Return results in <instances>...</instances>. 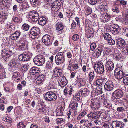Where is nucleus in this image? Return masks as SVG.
<instances>
[{
	"label": "nucleus",
	"instance_id": "nucleus-7",
	"mask_svg": "<svg viewBox=\"0 0 128 128\" xmlns=\"http://www.w3.org/2000/svg\"><path fill=\"white\" fill-rule=\"evenodd\" d=\"M109 28L111 32L114 34H117L120 32V27L116 24H112L110 26Z\"/></svg>",
	"mask_w": 128,
	"mask_h": 128
},
{
	"label": "nucleus",
	"instance_id": "nucleus-15",
	"mask_svg": "<svg viewBox=\"0 0 128 128\" xmlns=\"http://www.w3.org/2000/svg\"><path fill=\"white\" fill-rule=\"evenodd\" d=\"M55 27L56 31L58 34H60L62 32L64 28V26L61 22H58L56 23Z\"/></svg>",
	"mask_w": 128,
	"mask_h": 128
},
{
	"label": "nucleus",
	"instance_id": "nucleus-11",
	"mask_svg": "<svg viewBox=\"0 0 128 128\" xmlns=\"http://www.w3.org/2000/svg\"><path fill=\"white\" fill-rule=\"evenodd\" d=\"M104 12H100L99 14L100 18L102 22H107L110 20V16L104 13Z\"/></svg>",
	"mask_w": 128,
	"mask_h": 128
},
{
	"label": "nucleus",
	"instance_id": "nucleus-52",
	"mask_svg": "<svg viewBox=\"0 0 128 128\" xmlns=\"http://www.w3.org/2000/svg\"><path fill=\"white\" fill-rule=\"evenodd\" d=\"M30 3L33 6H36L38 2V0H30Z\"/></svg>",
	"mask_w": 128,
	"mask_h": 128
},
{
	"label": "nucleus",
	"instance_id": "nucleus-25",
	"mask_svg": "<svg viewBox=\"0 0 128 128\" xmlns=\"http://www.w3.org/2000/svg\"><path fill=\"white\" fill-rule=\"evenodd\" d=\"M22 78L21 75L20 73L18 72H15L13 74L12 78L13 80L16 82H19Z\"/></svg>",
	"mask_w": 128,
	"mask_h": 128
},
{
	"label": "nucleus",
	"instance_id": "nucleus-28",
	"mask_svg": "<svg viewBox=\"0 0 128 128\" xmlns=\"http://www.w3.org/2000/svg\"><path fill=\"white\" fill-rule=\"evenodd\" d=\"M20 34V31H16L14 33L12 34L10 36L11 39L13 40H17Z\"/></svg>",
	"mask_w": 128,
	"mask_h": 128
},
{
	"label": "nucleus",
	"instance_id": "nucleus-53",
	"mask_svg": "<svg viewBox=\"0 0 128 128\" xmlns=\"http://www.w3.org/2000/svg\"><path fill=\"white\" fill-rule=\"evenodd\" d=\"M17 127L18 128H25V125L24 124V122H20L18 124Z\"/></svg>",
	"mask_w": 128,
	"mask_h": 128
},
{
	"label": "nucleus",
	"instance_id": "nucleus-8",
	"mask_svg": "<svg viewBox=\"0 0 128 128\" xmlns=\"http://www.w3.org/2000/svg\"><path fill=\"white\" fill-rule=\"evenodd\" d=\"M124 93L122 90L118 89L115 90L113 93L112 97L115 99H119L123 97Z\"/></svg>",
	"mask_w": 128,
	"mask_h": 128
},
{
	"label": "nucleus",
	"instance_id": "nucleus-41",
	"mask_svg": "<svg viewBox=\"0 0 128 128\" xmlns=\"http://www.w3.org/2000/svg\"><path fill=\"white\" fill-rule=\"evenodd\" d=\"M30 27V26L28 24H25L22 26V28L23 30H24L25 31H26L29 30Z\"/></svg>",
	"mask_w": 128,
	"mask_h": 128
},
{
	"label": "nucleus",
	"instance_id": "nucleus-1",
	"mask_svg": "<svg viewBox=\"0 0 128 128\" xmlns=\"http://www.w3.org/2000/svg\"><path fill=\"white\" fill-rule=\"evenodd\" d=\"M65 61L64 53L60 52L58 53L55 58V62L56 64L58 65H60L64 63Z\"/></svg>",
	"mask_w": 128,
	"mask_h": 128
},
{
	"label": "nucleus",
	"instance_id": "nucleus-40",
	"mask_svg": "<svg viewBox=\"0 0 128 128\" xmlns=\"http://www.w3.org/2000/svg\"><path fill=\"white\" fill-rule=\"evenodd\" d=\"M65 122V120L62 118H57L56 119V123L57 124H60L62 126Z\"/></svg>",
	"mask_w": 128,
	"mask_h": 128
},
{
	"label": "nucleus",
	"instance_id": "nucleus-18",
	"mask_svg": "<svg viewBox=\"0 0 128 128\" xmlns=\"http://www.w3.org/2000/svg\"><path fill=\"white\" fill-rule=\"evenodd\" d=\"M59 86L62 87H64L66 86L67 84V81L64 76H62L60 77L58 80Z\"/></svg>",
	"mask_w": 128,
	"mask_h": 128
},
{
	"label": "nucleus",
	"instance_id": "nucleus-32",
	"mask_svg": "<svg viewBox=\"0 0 128 128\" xmlns=\"http://www.w3.org/2000/svg\"><path fill=\"white\" fill-rule=\"evenodd\" d=\"M72 86H70V88H66L64 90V94L66 95L68 94V92L69 95H72Z\"/></svg>",
	"mask_w": 128,
	"mask_h": 128
},
{
	"label": "nucleus",
	"instance_id": "nucleus-34",
	"mask_svg": "<svg viewBox=\"0 0 128 128\" xmlns=\"http://www.w3.org/2000/svg\"><path fill=\"white\" fill-rule=\"evenodd\" d=\"M80 92L81 94L83 95L84 96H88L90 94V92L87 88H82Z\"/></svg>",
	"mask_w": 128,
	"mask_h": 128
},
{
	"label": "nucleus",
	"instance_id": "nucleus-61",
	"mask_svg": "<svg viewBox=\"0 0 128 128\" xmlns=\"http://www.w3.org/2000/svg\"><path fill=\"white\" fill-rule=\"evenodd\" d=\"M98 0H88V2L92 5H94L97 3Z\"/></svg>",
	"mask_w": 128,
	"mask_h": 128
},
{
	"label": "nucleus",
	"instance_id": "nucleus-37",
	"mask_svg": "<svg viewBox=\"0 0 128 128\" xmlns=\"http://www.w3.org/2000/svg\"><path fill=\"white\" fill-rule=\"evenodd\" d=\"M8 16L6 14L2 13L0 14V21H4L8 18Z\"/></svg>",
	"mask_w": 128,
	"mask_h": 128
},
{
	"label": "nucleus",
	"instance_id": "nucleus-50",
	"mask_svg": "<svg viewBox=\"0 0 128 128\" xmlns=\"http://www.w3.org/2000/svg\"><path fill=\"white\" fill-rule=\"evenodd\" d=\"M123 82L125 85H128V75L124 76L123 80Z\"/></svg>",
	"mask_w": 128,
	"mask_h": 128
},
{
	"label": "nucleus",
	"instance_id": "nucleus-22",
	"mask_svg": "<svg viewBox=\"0 0 128 128\" xmlns=\"http://www.w3.org/2000/svg\"><path fill=\"white\" fill-rule=\"evenodd\" d=\"M78 104L76 102H72L70 104V107L71 108V111H73L74 115L77 114L76 110H78Z\"/></svg>",
	"mask_w": 128,
	"mask_h": 128
},
{
	"label": "nucleus",
	"instance_id": "nucleus-47",
	"mask_svg": "<svg viewBox=\"0 0 128 128\" xmlns=\"http://www.w3.org/2000/svg\"><path fill=\"white\" fill-rule=\"evenodd\" d=\"M103 36L104 39L108 41L110 39H111L112 37V36L110 35L108 33L104 34L103 35Z\"/></svg>",
	"mask_w": 128,
	"mask_h": 128
},
{
	"label": "nucleus",
	"instance_id": "nucleus-45",
	"mask_svg": "<svg viewBox=\"0 0 128 128\" xmlns=\"http://www.w3.org/2000/svg\"><path fill=\"white\" fill-rule=\"evenodd\" d=\"M80 94L79 93H77L74 96V99L76 101H78L80 100Z\"/></svg>",
	"mask_w": 128,
	"mask_h": 128
},
{
	"label": "nucleus",
	"instance_id": "nucleus-20",
	"mask_svg": "<svg viewBox=\"0 0 128 128\" xmlns=\"http://www.w3.org/2000/svg\"><path fill=\"white\" fill-rule=\"evenodd\" d=\"M85 28L86 34L87 36V37L88 38H90L93 34L92 29L90 28L89 25L88 24H85Z\"/></svg>",
	"mask_w": 128,
	"mask_h": 128
},
{
	"label": "nucleus",
	"instance_id": "nucleus-6",
	"mask_svg": "<svg viewBox=\"0 0 128 128\" xmlns=\"http://www.w3.org/2000/svg\"><path fill=\"white\" fill-rule=\"evenodd\" d=\"M40 30L39 28L36 27L33 28L31 30L30 33V37L32 39L35 38L36 36L40 34Z\"/></svg>",
	"mask_w": 128,
	"mask_h": 128
},
{
	"label": "nucleus",
	"instance_id": "nucleus-30",
	"mask_svg": "<svg viewBox=\"0 0 128 128\" xmlns=\"http://www.w3.org/2000/svg\"><path fill=\"white\" fill-rule=\"evenodd\" d=\"M54 75L56 77H59L61 76L62 73V71L61 69H58L56 68L54 71Z\"/></svg>",
	"mask_w": 128,
	"mask_h": 128
},
{
	"label": "nucleus",
	"instance_id": "nucleus-23",
	"mask_svg": "<svg viewBox=\"0 0 128 128\" xmlns=\"http://www.w3.org/2000/svg\"><path fill=\"white\" fill-rule=\"evenodd\" d=\"M117 43L118 46L121 48H123L126 45L125 40L122 38H119L117 40Z\"/></svg>",
	"mask_w": 128,
	"mask_h": 128
},
{
	"label": "nucleus",
	"instance_id": "nucleus-14",
	"mask_svg": "<svg viewBox=\"0 0 128 128\" xmlns=\"http://www.w3.org/2000/svg\"><path fill=\"white\" fill-rule=\"evenodd\" d=\"M114 66L113 62L111 61H107L105 64V68L108 72H111L114 68Z\"/></svg>",
	"mask_w": 128,
	"mask_h": 128
},
{
	"label": "nucleus",
	"instance_id": "nucleus-58",
	"mask_svg": "<svg viewBox=\"0 0 128 128\" xmlns=\"http://www.w3.org/2000/svg\"><path fill=\"white\" fill-rule=\"evenodd\" d=\"M96 43H92L90 45V49L91 50L94 51L96 48Z\"/></svg>",
	"mask_w": 128,
	"mask_h": 128
},
{
	"label": "nucleus",
	"instance_id": "nucleus-55",
	"mask_svg": "<svg viewBox=\"0 0 128 128\" xmlns=\"http://www.w3.org/2000/svg\"><path fill=\"white\" fill-rule=\"evenodd\" d=\"M12 21L14 22L18 23L20 22V19L18 17L14 16L12 18Z\"/></svg>",
	"mask_w": 128,
	"mask_h": 128
},
{
	"label": "nucleus",
	"instance_id": "nucleus-5",
	"mask_svg": "<svg viewBox=\"0 0 128 128\" xmlns=\"http://www.w3.org/2000/svg\"><path fill=\"white\" fill-rule=\"evenodd\" d=\"M29 16L32 21L34 22H37L39 18L38 12L34 10L31 11L29 13Z\"/></svg>",
	"mask_w": 128,
	"mask_h": 128
},
{
	"label": "nucleus",
	"instance_id": "nucleus-35",
	"mask_svg": "<svg viewBox=\"0 0 128 128\" xmlns=\"http://www.w3.org/2000/svg\"><path fill=\"white\" fill-rule=\"evenodd\" d=\"M56 81L55 80H54L53 79L51 80L48 86L49 89H52L54 88L56 85Z\"/></svg>",
	"mask_w": 128,
	"mask_h": 128
},
{
	"label": "nucleus",
	"instance_id": "nucleus-21",
	"mask_svg": "<svg viewBox=\"0 0 128 128\" xmlns=\"http://www.w3.org/2000/svg\"><path fill=\"white\" fill-rule=\"evenodd\" d=\"M30 57L28 54H22L19 57V60L21 61L25 62L30 60Z\"/></svg>",
	"mask_w": 128,
	"mask_h": 128
},
{
	"label": "nucleus",
	"instance_id": "nucleus-12",
	"mask_svg": "<svg viewBox=\"0 0 128 128\" xmlns=\"http://www.w3.org/2000/svg\"><path fill=\"white\" fill-rule=\"evenodd\" d=\"M102 112H101L98 111L96 112H91L88 115L89 118H91L95 119H98L100 118Z\"/></svg>",
	"mask_w": 128,
	"mask_h": 128
},
{
	"label": "nucleus",
	"instance_id": "nucleus-4",
	"mask_svg": "<svg viewBox=\"0 0 128 128\" xmlns=\"http://www.w3.org/2000/svg\"><path fill=\"white\" fill-rule=\"evenodd\" d=\"M94 68L96 72L100 74H102L104 71V66L100 62H97L95 64Z\"/></svg>",
	"mask_w": 128,
	"mask_h": 128
},
{
	"label": "nucleus",
	"instance_id": "nucleus-56",
	"mask_svg": "<svg viewBox=\"0 0 128 128\" xmlns=\"http://www.w3.org/2000/svg\"><path fill=\"white\" fill-rule=\"evenodd\" d=\"M123 48L122 52L123 53L126 55H128V47L126 46Z\"/></svg>",
	"mask_w": 128,
	"mask_h": 128
},
{
	"label": "nucleus",
	"instance_id": "nucleus-29",
	"mask_svg": "<svg viewBox=\"0 0 128 128\" xmlns=\"http://www.w3.org/2000/svg\"><path fill=\"white\" fill-rule=\"evenodd\" d=\"M38 24L41 26H44L46 24L47 20L44 17L42 16L38 20Z\"/></svg>",
	"mask_w": 128,
	"mask_h": 128
},
{
	"label": "nucleus",
	"instance_id": "nucleus-24",
	"mask_svg": "<svg viewBox=\"0 0 128 128\" xmlns=\"http://www.w3.org/2000/svg\"><path fill=\"white\" fill-rule=\"evenodd\" d=\"M103 48L104 47H99L93 53V56L96 58H98L101 55V53L103 50Z\"/></svg>",
	"mask_w": 128,
	"mask_h": 128
},
{
	"label": "nucleus",
	"instance_id": "nucleus-62",
	"mask_svg": "<svg viewBox=\"0 0 128 128\" xmlns=\"http://www.w3.org/2000/svg\"><path fill=\"white\" fill-rule=\"evenodd\" d=\"M108 42L109 45L111 46L114 45L115 43V41L111 39L108 40Z\"/></svg>",
	"mask_w": 128,
	"mask_h": 128
},
{
	"label": "nucleus",
	"instance_id": "nucleus-46",
	"mask_svg": "<svg viewBox=\"0 0 128 128\" xmlns=\"http://www.w3.org/2000/svg\"><path fill=\"white\" fill-rule=\"evenodd\" d=\"M3 121L8 123H11L12 122V120L8 117H5L2 119Z\"/></svg>",
	"mask_w": 128,
	"mask_h": 128
},
{
	"label": "nucleus",
	"instance_id": "nucleus-59",
	"mask_svg": "<svg viewBox=\"0 0 128 128\" xmlns=\"http://www.w3.org/2000/svg\"><path fill=\"white\" fill-rule=\"evenodd\" d=\"M57 115L58 116H62L63 115V112L62 111V108L58 109V110H57Z\"/></svg>",
	"mask_w": 128,
	"mask_h": 128
},
{
	"label": "nucleus",
	"instance_id": "nucleus-27",
	"mask_svg": "<svg viewBox=\"0 0 128 128\" xmlns=\"http://www.w3.org/2000/svg\"><path fill=\"white\" fill-rule=\"evenodd\" d=\"M40 69L38 68L33 67L30 69V73L33 75L36 76L40 72Z\"/></svg>",
	"mask_w": 128,
	"mask_h": 128
},
{
	"label": "nucleus",
	"instance_id": "nucleus-63",
	"mask_svg": "<svg viewBox=\"0 0 128 128\" xmlns=\"http://www.w3.org/2000/svg\"><path fill=\"white\" fill-rule=\"evenodd\" d=\"M67 126L69 128H78L76 125L74 126L73 124L70 123H68L67 124Z\"/></svg>",
	"mask_w": 128,
	"mask_h": 128
},
{
	"label": "nucleus",
	"instance_id": "nucleus-26",
	"mask_svg": "<svg viewBox=\"0 0 128 128\" xmlns=\"http://www.w3.org/2000/svg\"><path fill=\"white\" fill-rule=\"evenodd\" d=\"M19 48L22 50H25L27 48V46L24 41L23 40H20L18 44Z\"/></svg>",
	"mask_w": 128,
	"mask_h": 128
},
{
	"label": "nucleus",
	"instance_id": "nucleus-51",
	"mask_svg": "<svg viewBox=\"0 0 128 128\" xmlns=\"http://www.w3.org/2000/svg\"><path fill=\"white\" fill-rule=\"evenodd\" d=\"M96 92L98 94H100L102 93V87H98L97 88Z\"/></svg>",
	"mask_w": 128,
	"mask_h": 128
},
{
	"label": "nucleus",
	"instance_id": "nucleus-31",
	"mask_svg": "<svg viewBox=\"0 0 128 128\" xmlns=\"http://www.w3.org/2000/svg\"><path fill=\"white\" fill-rule=\"evenodd\" d=\"M107 6L104 3H102L99 6V9L100 12H106L107 10Z\"/></svg>",
	"mask_w": 128,
	"mask_h": 128
},
{
	"label": "nucleus",
	"instance_id": "nucleus-48",
	"mask_svg": "<svg viewBox=\"0 0 128 128\" xmlns=\"http://www.w3.org/2000/svg\"><path fill=\"white\" fill-rule=\"evenodd\" d=\"M116 59L118 60L119 61L122 60V56L121 54L120 53L116 54L114 55Z\"/></svg>",
	"mask_w": 128,
	"mask_h": 128
},
{
	"label": "nucleus",
	"instance_id": "nucleus-38",
	"mask_svg": "<svg viewBox=\"0 0 128 128\" xmlns=\"http://www.w3.org/2000/svg\"><path fill=\"white\" fill-rule=\"evenodd\" d=\"M86 112L85 111H83L80 113L77 118V119L79 120L84 117L86 114Z\"/></svg>",
	"mask_w": 128,
	"mask_h": 128
},
{
	"label": "nucleus",
	"instance_id": "nucleus-16",
	"mask_svg": "<svg viewBox=\"0 0 128 128\" xmlns=\"http://www.w3.org/2000/svg\"><path fill=\"white\" fill-rule=\"evenodd\" d=\"M114 74L116 78L118 79H121L124 77L125 74L120 70L116 69L114 71Z\"/></svg>",
	"mask_w": 128,
	"mask_h": 128
},
{
	"label": "nucleus",
	"instance_id": "nucleus-13",
	"mask_svg": "<svg viewBox=\"0 0 128 128\" xmlns=\"http://www.w3.org/2000/svg\"><path fill=\"white\" fill-rule=\"evenodd\" d=\"M104 87L105 90L108 91H111L114 89V83L111 80H108L106 83Z\"/></svg>",
	"mask_w": 128,
	"mask_h": 128
},
{
	"label": "nucleus",
	"instance_id": "nucleus-3",
	"mask_svg": "<svg viewBox=\"0 0 128 128\" xmlns=\"http://www.w3.org/2000/svg\"><path fill=\"white\" fill-rule=\"evenodd\" d=\"M44 57L42 55H39L36 56L34 59V64L38 66H42L45 62Z\"/></svg>",
	"mask_w": 128,
	"mask_h": 128
},
{
	"label": "nucleus",
	"instance_id": "nucleus-44",
	"mask_svg": "<svg viewBox=\"0 0 128 128\" xmlns=\"http://www.w3.org/2000/svg\"><path fill=\"white\" fill-rule=\"evenodd\" d=\"M90 106L92 110L94 111L96 110L97 109H98V108L96 104V103L92 102Z\"/></svg>",
	"mask_w": 128,
	"mask_h": 128
},
{
	"label": "nucleus",
	"instance_id": "nucleus-49",
	"mask_svg": "<svg viewBox=\"0 0 128 128\" xmlns=\"http://www.w3.org/2000/svg\"><path fill=\"white\" fill-rule=\"evenodd\" d=\"M121 21L123 24L126 25L128 24V18L123 17Z\"/></svg>",
	"mask_w": 128,
	"mask_h": 128
},
{
	"label": "nucleus",
	"instance_id": "nucleus-19",
	"mask_svg": "<svg viewBox=\"0 0 128 128\" xmlns=\"http://www.w3.org/2000/svg\"><path fill=\"white\" fill-rule=\"evenodd\" d=\"M60 6V2L58 1H56L53 2L51 5L52 10L53 12H56L58 11V8Z\"/></svg>",
	"mask_w": 128,
	"mask_h": 128
},
{
	"label": "nucleus",
	"instance_id": "nucleus-10",
	"mask_svg": "<svg viewBox=\"0 0 128 128\" xmlns=\"http://www.w3.org/2000/svg\"><path fill=\"white\" fill-rule=\"evenodd\" d=\"M50 37L48 35H45L42 37V41L44 44L47 46L52 45V42L50 40Z\"/></svg>",
	"mask_w": 128,
	"mask_h": 128
},
{
	"label": "nucleus",
	"instance_id": "nucleus-54",
	"mask_svg": "<svg viewBox=\"0 0 128 128\" xmlns=\"http://www.w3.org/2000/svg\"><path fill=\"white\" fill-rule=\"evenodd\" d=\"M94 123L96 126H98V127H101L102 123H101V122L100 121L98 120H95L94 122Z\"/></svg>",
	"mask_w": 128,
	"mask_h": 128
},
{
	"label": "nucleus",
	"instance_id": "nucleus-39",
	"mask_svg": "<svg viewBox=\"0 0 128 128\" xmlns=\"http://www.w3.org/2000/svg\"><path fill=\"white\" fill-rule=\"evenodd\" d=\"M95 76V74L94 72H90L89 74V80L92 82Z\"/></svg>",
	"mask_w": 128,
	"mask_h": 128
},
{
	"label": "nucleus",
	"instance_id": "nucleus-17",
	"mask_svg": "<svg viewBox=\"0 0 128 128\" xmlns=\"http://www.w3.org/2000/svg\"><path fill=\"white\" fill-rule=\"evenodd\" d=\"M112 126L113 128H123L124 126V124L120 121H114L112 122Z\"/></svg>",
	"mask_w": 128,
	"mask_h": 128
},
{
	"label": "nucleus",
	"instance_id": "nucleus-36",
	"mask_svg": "<svg viewBox=\"0 0 128 128\" xmlns=\"http://www.w3.org/2000/svg\"><path fill=\"white\" fill-rule=\"evenodd\" d=\"M38 111L41 113L44 114L46 111V108L42 105L40 106L38 108Z\"/></svg>",
	"mask_w": 128,
	"mask_h": 128
},
{
	"label": "nucleus",
	"instance_id": "nucleus-33",
	"mask_svg": "<svg viewBox=\"0 0 128 128\" xmlns=\"http://www.w3.org/2000/svg\"><path fill=\"white\" fill-rule=\"evenodd\" d=\"M93 122L90 120H87L84 126L88 128H92L93 126Z\"/></svg>",
	"mask_w": 128,
	"mask_h": 128
},
{
	"label": "nucleus",
	"instance_id": "nucleus-43",
	"mask_svg": "<svg viewBox=\"0 0 128 128\" xmlns=\"http://www.w3.org/2000/svg\"><path fill=\"white\" fill-rule=\"evenodd\" d=\"M104 80L100 79L98 80L96 82V85L97 86H100L102 85L104 82Z\"/></svg>",
	"mask_w": 128,
	"mask_h": 128
},
{
	"label": "nucleus",
	"instance_id": "nucleus-64",
	"mask_svg": "<svg viewBox=\"0 0 128 128\" xmlns=\"http://www.w3.org/2000/svg\"><path fill=\"white\" fill-rule=\"evenodd\" d=\"M112 11L116 13H118L120 12L119 9L117 7H114L112 9Z\"/></svg>",
	"mask_w": 128,
	"mask_h": 128
},
{
	"label": "nucleus",
	"instance_id": "nucleus-60",
	"mask_svg": "<svg viewBox=\"0 0 128 128\" xmlns=\"http://www.w3.org/2000/svg\"><path fill=\"white\" fill-rule=\"evenodd\" d=\"M80 36L77 34H75L73 35L72 37V39L74 41H77L79 38Z\"/></svg>",
	"mask_w": 128,
	"mask_h": 128
},
{
	"label": "nucleus",
	"instance_id": "nucleus-9",
	"mask_svg": "<svg viewBox=\"0 0 128 128\" xmlns=\"http://www.w3.org/2000/svg\"><path fill=\"white\" fill-rule=\"evenodd\" d=\"M20 64V62L17 59L14 58L10 61L8 65L10 68L14 67L17 68Z\"/></svg>",
	"mask_w": 128,
	"mask_h": 128
},
{
	"label": "nucleus",
	"instance_id": "nucleus-42",
	"mask_svg": "<svg viewBox=\"0 0 128 128\" xmlns=\"http://www.w3.org/2000/svg\"><path fill=\"white\" fill-rule=\"evenodd\" d=\"M111 126V125L109 123L106 124L104 122L102 123L100 128H110Z\"/></svg>",
	"mask_w": 128,
	"mask_h": 128
},
{
	"label": "nucleus",
	"instance_id": "nucleus-57",
	"mask_svg": "<svg viewBox=\"0 0 128 128\" xmlns=\"http://www.w3.org/2000/svg\"><path fill=\"white\" fill-rule=\"evenodd\" d=\"M29 68V66L28 64L24 65L22 67V69L24 71L26 72Z\"/></svg>",
	"mask_w": 128,
	"mask_h": 128
},
{
	"label": "nucleus",
	"instance_id": "nucleus-2",
	"mask_svg": "<svg viewBox=\"0 0 128 128\" xmlns=\"http://www.w3.org/2000/svg\"><path fill=\"white\" fill-rule=\"evenodd\" d=\"M44 98L46 101H54L56 100L57 96L56 94L52 91H50L45 94Z\"/></svg>",
	"mask_w": 128,
	"mask_h": 128
}]
</instances>
